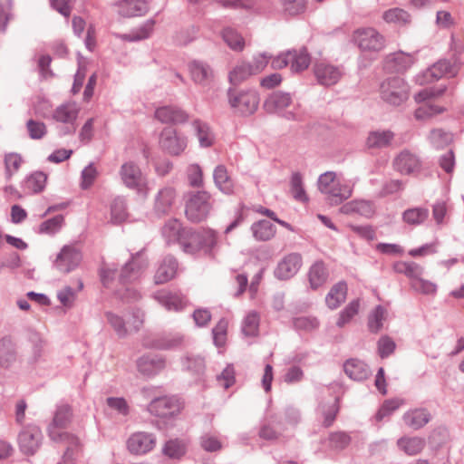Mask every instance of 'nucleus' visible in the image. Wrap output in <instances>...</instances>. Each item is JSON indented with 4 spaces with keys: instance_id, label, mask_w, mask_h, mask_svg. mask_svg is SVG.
<instances>
[{
    "instance_id": "ea45409f",
    "label": "nucleus",
    "mask_w": 464,
    "mask_h": 464,
    "mask_svg": "<svg viewBox=\"0 0 464 464\" xmlns=\"http://www.w3.org/2000/svg\"><path fill=\"white\" fill-rule=\"evenodd\" d=\"M394 138V133L389 130H373L368 135L366 145L370 149H382L388 147Z\"/></svg>"
},
{
    "instance_id": "4be33fe9",
    "label": "nucleus",
    "mask_w": 464,
    "mask_h": 464,
    "mask_svg": "<svg viewBox=\"0 0 464 464\" xmlns=\"http://www.w3.org/2000/svg\"><path fill=\"white\" fill-rule=\"evenodd\" d=\"M393 167L395 170L401 174L409 175L419 171L421 167V162L416 154L404 150L393 160Z\"/></svg>"
},
{
    "instance_id": "bf43d9fd",
    "label": "nucleus",
    "mask_w": 464,
    "mask_h": 464,
    "mask_svg": "<svg viewBox=\"0 0 464 464\" xmlns=\"http://www.w3.org/2000/svg\"><path fill=\"white\" fill-rule=\"evenodd\" d=\"M293 325L297 331L312 332L318 328L319 321L313 316H300L294 318Z\"/></svg>"
},
{
    "instance_id": "423d86ee",
    "label": "nucleus",
    "mask_w": 464,
    "mask_h": 464,
    "mask_svg": "<svg viewBox=\"0 0 464 464\" xmlns=\"http://www.w3.org/2000/svg\"><path fill=\"white\" fill-rule=\"evenodd\" d=\"M291 104L292 98L289 93L275 92L266 99L264 109L268 113L282 114L288 121H301L303 113L298 107H295L294 111H285Z\"/></svg>"
},
{
    "instance_id": "de8ad7c7",
    "label": "nucleus",
    "mask_w": 464,
    "mask_h": 464,
    "mask_svg": "<svg viewBox=\"0 0 464 464\" xmlns=\"http://www.w3.org/2000/svg\"><path fill=\"white\" fill-rule=\"evenodd\" d=\"M155 22L152 19L147 20L141 26H140L135 31L120 35V37L123 40L129 42H136L143 39H147L150 37L153 31Z\"/></svg>"
},
{
    "instance_id": "13d9d810",
    "label": "nucleus",
    "mask_w": 464,
    "mask_h": 464,
    "mask_svg": "<svg viewBox=\"0 0 464 464\" xmlns=\"http://www.w3.org/2000/svg\"><path fill=\"white\" fill-rule=\"evenodd\" d=\"M291 193L293 197L301 202H306L308 197L303 186V178L300 173H294L291 178Z\"/></svg>"
},
{
    "instance_id": "f03ea898",
    "label": "nucleus",
    "mask_w": 464,
    "mask_h": 464,
    "mask_svg": "<svg viewBox=\"0 0 464 464\" xmlns=\"http://www.w3.org/2000/svg\"><path fill=\"white\" fill-rule=\"evenodd\" d=\"M317 186L320 192L326 197L331 205H339L353 194L352 187L342 183L334 171H326L321 174Z\"/></svg>"
},
{
    "instance_id": "0e129e2a",
    "label": "nucleus",
    "mask_w": 464,
    "mask_h": 464,
    "mask_svg": "<svg viewBox=\"0 0 464 464\" xmlns=\"http://www.w3.org/2000/svg\"><path fill=\"white\" fill-rule=\"evenodd\" d=\"M163 453L171 459H179L185 453V447L178 440H169L165 444Z\"/></svg>"
},
{
    "instance_id": "39448f33",
    "label": "nucleus",
    "mask_w": 464,
    "mask_h": 464,
    "mask_svg": "<svg viewBox=\"0 0 464 464\" xmlns=\"http://www.w3.org/2000/svg\"><path fill=\"white\" fill-rule=\"evenodd\" d=\"M410 88L401 77H390L380 85L381 99L392 106L402 104L409 98Z\"/></svg>"
},
{
    "instance_id": "20e7f679",
    "label": "nucleus",
    "mask_w": 464,
    "mask_h": 464,
    "mask_svg": "<svg viewBox=\"0 0 464 464\" xmlns=\"http://www.w3.org/2000/svg\"><path fill=\"white\" fill-rule=\"evenodd\" d=\"M461 62L453 55L450 59H441L428 68L421 74L417 75V82L420 85L430 83L444 76L454 77L460 69Z\"/></svg>"
},
{
    "instance_id": "a18cd8bd",
    "label": "nucleus",
    "mask_w": 464,
    "mask_h": 464,
    "mask_svg": "<svg viewBox=\"0 0 464 464\" xmlns=\"http://www.w3.org/2000/svg\"><path fill=\"white\" fill-rule=\"evenodd\" d=\"M386 317L387 310L382 305H377L368 315L367 326L369 331L372 334L379 333Z\"/></svg>"
},
{
    "instance_id": "9b49d317",
    "label": "nucleus",
    "mask_w": 464,
    "mask_h": 464,
    "mask_svg": "<svg viewBox=\"0 0 464 464\" xmlns=\"http://www.w3.org/2000/svg\"><path fill=\"white\" fill-rule=\"evenodd\" d=\"M159 142L168 154L179 156L188 147V137L172 127H166L160 134Z\"/></svg>"
},
{
    "instance_id": "e2e57ef3",
    "label": "nucleus",
    "mask_w": 464,
    "mask_h": 464,
    "mask_svg": "<svg viewBox=\"0 0 464 464\" xmlns=\"http://www.w3.org/2000/svg\"><path fill=\"white\" fill-rule=\"evenodd\" d=\"M227 325V321L221 318L212 329L213 341L216 346L222 347L226 343Z\"/></svg>"
},
{
    "instance_id": "09e8293b",
    "label": "nucleus",
    "mask_w": 464,
    "mask_h": 464,
    "mask_svg": "<svg viewBox=\"0 0 464 464\" xmlns=\"http://www.w3.org/2000/svg\"><path fill=\"white\" fill-rule=\"evenodd\" d=\"M105 317L108 324L114 330L118 337L124 338L131 331L130 327H127L125 320L119 314L112 312H106Z\"/></svg>"
},
{
    "instance_id": "f8f14e48",
    "label": "nucleus",
    "mask_w": 464,
    "mask_h": 464,
    "mask_svg": "<svg viewBox=\"0 0 464 464\" xmlns=\"http://www.w3.org/2000/svg\"><path fill=\"white\" fill-rule=\"evenodd\" d=\"M82 258L81 251L74 245H65L57 255L53 266L63 274L74 270Z\"/></svg>"
},
{
    "instance_id": "2eb2a0df",
    "label": "nucleus",
    "mask_w": 464,
    "mask_h": 464,
    "mask_svg": "<svg viewBox=\"0 0 464 464\" xmlns=\"http://www.w3.org/2000/svg\"><path fill=\"white\" fill-rule=\"evenodd\" d=\"M80 111L79 106L75 102H67L58 106L53 114V120L58 122L67 124L62 130V135L72 134L76 128L74 122Z\"/></svg>"
},
{
    "instance_id": "cd10ccee",
    "label": "nucleus",
    "mask_w": 464,
    "mask_h": 464,
    "mask_svg": "<svg viewBox=\"0 0 464 464\" xmlns=\"http://www.w3.org/2000/svg\"><path fill=\"white\" fill-rule=\"evenodd\" d=\"M184 343V335L179 333H170L152 339L147 346L158 350H171L179 348Z\"/></svg>"
},
{
    "instance_id": "6e6552de",
    "label": "nucleus",
    "mask_w": 464,
    "mask_h": 464,
    "mask_svg": "<svg viewBox=\"0 0 464 464\" xmlns=\"http://www.w3.org/2000/svg\"><path fill=\"white\" fill-rule=\"evenodd\" d=\"M210 198V195L206 191L190 193L185 208L188 219L195 223L206 219L212 208Z\"/></svg>"
},
{
    "instance_id": "473e14b6",
    "label": "nucleus",
    "mask_w": 464,
    "mask_h": 464,
    "mask_svg": "<svg viewBox=\"0 0 464 464\" xmlns=\"http://www.w3.org/2000/svg\"><path fill=\"white\" fill-rule=\"evenodd\" d=\"M192 127L201 148H209L214 144L215 134L207 122L198 119L193 121Z\"/></svg>"
},
{
    "instance_id": "4c0bfd02",
    "label": "nucleus",
    "mask_w": 464,
    "mask_h": 464,
    "mask_svg": "<svg viewBox=\"0 0 464 464\" xmlns=\"http://www.w3.org/2000/svg\"><path fill=\"white\" fill-rule=\"evenodd\" d=\"M343 368L345 373L354 381L365 380L370 374L369 367L358 359H350L346 361Z\"/></svg>"
},
{
    "instance_id": "603ef678",
    "label": "nucleus",
    "mask_w": 464,
    "mask_h": 464,
    "mask_svg": "<svg viewBox=\"0 0 464 464\" xmlns=\"http://www.w3.org/2000/svg\"><path fill=\"white\" fill-rule=\"evenodd\" d=\"M253 74L255 73L249 63H240L230 72L229 81L237 85Z\"/></svg>"
},
{
    "instance_id": "f704fd0d",
    "label": "nucleus",
    "mask_w": 464,
    "mask_h": 464,
    "mask_svg": "<svg viewBox=\"0 0 464 464\" xmlns=\"http://www.w3.org/2000/svg\"><path fill=\"white\" fill-rule=\"evenodd\" d=\"M382 18L385 23L399 27L406 26L411 22V14L406 10L400 7H392L385 10L382 14Z\"/></svg>"
},
{
    "instance_id": "a19ab883",
    "label": "nucleus",
    "mask_w": 464,
    "mask_h": 464,
    "mask_svg": "<svg viewBox=\"0 0 464 464\" xmlns=\"http://www.w3.org/2000/svg\"><path fill=\"white\" fill-rule=\"evenodd\" d=\"M251 231L256 240L267 241L274 237L276 229L270 221L264 219L255 222L251 226Z\"/></svg>"
},
{
    "instance_id": "c85d7f7f",
    "label": "nucleus",
    "mask_w": 464,
    "mask_h": 464,
    "mask_svg": "<svg viewBox=\"0 0 464 464\" xmlns=\"http://www.w3.org/2000/svg\"><path fill=\"white\" fill-rule=\"evenodd\" d=\"M430 419L431 415L430 411L424 408L411 409L402 416L404 424L412 430L421 429Z\"/></svg>"
},
{
    "instance_id": "bb28decb",
    "label": "nucleus",
    "mask_w": 464,
    "mask_h": 464,
    "mask_svg": "<svg viewBox=\"0 0 464 464\" xmlns=\"http://www.w3.org/2000/svg\"><path fill=\"white\" fill-rule=\"evenodd\" d=\"M118 13L123 17H133L145 14L149 6L145 0H121L115 3Z\"/></svg>"
},
{
    "instance_id": "58836bf2",
    "label": "nucleus",
    "mask_w": 464,
    "mask_h": 464,
    "mask_svg": "<svg viewBox=\"0 0 464 464\" xmlns=\"http://www.w3.org/2000/svg\"><path fill=\"white\" fill-rule=\"evenodd\" d=\"M413 56L410 53L399 52L390 55L386 60V66L393 72H403L413 64Z\"/></svg>"
},
{
    "instance_id": "412c9836",
    "label": "nucleus",
    "mask_w": 464,
    "mask_h": 464,
    "mask_svg": "<svg viewBox=\"0 0 464 464\" xmlns=\"http://www.w3.org/2000/svg\"><path fill=\"white\" fill-rule=\"evenodd\" d=\"M155 118L161 123L182 124L188 121V114L175 105H164L156 109Z\"/></svg>"
},
{
    "instance_id": "37998d69",
    "label": "nucleus",
    "mask_w": 464,
    "mask_h": 464,
    "mask_svg": "<svg viewBox=\"0 0 464 464\" xmlns=\"http://www.w3.org/2000/svg\"><path fill=\"white\" fill-rule=\"evenodd\" d=\"M47 175L42 171H35L29 175L23 183V188L30 193H39L45 188Z\"/></svg>"
},
{
    "instance_id": "7c9ffc66",
    "label": "nucleus",
    "mask_w": 464,
    "mask_h": 464,
    "mask_svg": "<svg viewBox=\"0 0 464 464\" xmlns=\"http://www.w3.org/2000/svg\"><path fill=\"white\" fill-rule=\"evenodd\" d=\"M165 367V361L158 355H144L137 361L138 371L146 376H151Z\"/></svg>"
},
{
    "instance_id": "338daca9",
    "label": "nucleus",
    "mask_w": 464,
    "mask_h": 464,
    "mask_svg": "<svg viewBox=\"0 0 464 464\" xmlns=\"http://www.w3.org/2000/svg\"><path fill=\"white\" fill-rule=\"evenodd\" d=\"M59 302L66 308L73 306L76 292L71 286H64L57 292Z\"/></svg>"
},
{
    "instance_id": "864d4df0",
    "label": "nucleus",
    "mask_w": 464,
    "mask_h": 464,
    "mask_svg": "<svg viewBox=\"0 0 464 464\" xmlns=\"http://www.w3.org/2000/svg\"><path fill=\"white\" fill-rule=\"evenodd\" d=\"M260 316L257 312L250 311L243 320L242 332L246 336H256L258 334Z\"/></svg>"
},
{
    "instance_id": "69168bd1",
    "label": "nucleus",
    "mask_w": 464,
    "mask_h": 464,
    "mask_svg": "<svg viewBox=\"0 0 464 464\" xmlns=\"http://www.w3.org/2000/svg\"><path fill=\"white\" fill-rule=\"evenodd\" d=\"M26 128L33 140H40L46 134V126L42 121L29 120L26 122Z\"/></svg>"
},
{
    "instance_id": "8fccbe9b",
    "label": "nucleus",
    "mask_w": 464,
    "mask_h": 464,
    "mask_svg": "<svg viewBox=\"0 0 464 464\" xmlns=\"http://www.w3.org/2000/svg\"><path fill=\"white\" fill-rule=\"evenodd\" d=\"M126 218V199L122 197H117L111 205V221L113 224H121Z\"/></svg>"
},
{
    "instance_id": "c9c22d12",
    "label": "nucleus",
    "mask_w": 464,
    "mask_h": 464,
    "mask_svg": "<svg viewBox=\"0 0 464 464\" xmlns=\"http://www.w3.org/2000/svg\"><path fill=\"white\" fill-rule=\"evenodd\" d=\"M16 360L15 344L10 336L0 339V370L8 368Z\"/></svg>"
},
{
    "instance_id": "2f4dec72",
    "label": "nucleus",
    "mask_w": 464,
    "mask_h": 464,
    "mask_svg": "<svg viewBox=\"0 0 464 464\" xmlns=\"http://www.w3.org/2000/svg\"><path fill=\"white\" fill-rule=\"evenodd\" d=\"M191 79L194 82L207 85L213 77L210 66L200 61H193L188 64Z\"/></svg>"
},
{
    "instance_id": "3c124183",
    "label": "nucleus",
    "mask_w": 464,
    "mask_h": 464,
    "mask_svg": "<svg viewBox=\"0 0 464 464\" xmlns=\"http://www.w3.org/2000/svg\"><path fill=\"white\" fill-rule=\"evenodd\" d=\"M64 224V218L63 215H57L42 222L38 227L39 234H45L53 236L58 233Z\"/></svg>"
},
{
    "instance_id": "ddd939ff",
    "label": "nucleus",
    "mask_w": 464,
    "mask_h": 464,
    "mask_svg": "<svg viewBox=\"0 0 464 464\" xmlns=\"http://www.w3.org/2000/svg\"><path fill=\"white\" fill-rule=\"evenodd\" d=\"M43 434L39 427L28 425L18 435L20 450L25 455H34L40 448Z\"/></svg>"
},
{
    "instance_id": "aec40b11",
    "label": "nucleus",
    "mask_w": 464,
    "mask_h": 464,
    "mask_svg": "<svg viewBox=\"0 0 464 464\" xmlns=\"http://www.w3.org/2000/svg\"><path fill=\"white\" fill-rule=\"evenodd\" d=\"M177 198L176 189L170 186L160 188L154 198V212L157 216L169 215L175 204Z\"/></svg>"
},
{
    "instance_id": "393cba45",
    "label": "nucleus",
    "mask_w": 464,
    "mask_h": 464,
    "mask_svg": "<svg viewBox=\"0 0 464 464\" xmlns=\"http://www.w3.org/2000/svg\"><path fill=\"white\" fill-rule=\"evenodd\" d=\"M154 298L169 311H180L187 304V300L182 295L166 290L156 292Z\"/></svg>"
},
{
    "instance_id": "f3484780",
    "label": "nucleus",
    "mask_w": 464,
    "mask_h": 464,
    "mask_svg": "<svg viewBox=\"0 0 464 464\" xmlns=\"http://www.w3.org/2000/svg\"><path fill=\"white\" fill-rule=\"evenodd\" d=\"M120 176L123 184L130 188L141 191L145 185V179L140 167L133 161H128L121 165Z\"/></svg>"
},
{
    "instance_id": "9d476101",
    "label": "nucleus",
    "mask_w": 464,
    "mask_h": 464,
    "mask_svg": "<svg viewBox=\"0 0 464 464\" xmlns=\"http://www.w3.org/2000/svg\"><path fill=\"white\" fill-rule=\"evenodd\" d=\"M353 41L362 51L380 52L385 46L384 36L373 27H362L353 34Z\"/></svg>"
},
{
    "instance_id": "49530a36",
    "label": "nucleus",
    "mask_w": 464,
    "mask_h": 464,
    "mask_svg": "<svg viewBox=\"0 0 464 464\" xmlns=\"http://www.w3.org/2000/svg\"><path fill=\"white\" fill-rule=\"evenodd\" d=\"M222 38L233 51L240 52L245 47V40L242 35L231 27H227L223 30Z\"/></svg>"
},
{
    "instance_id": "5701e85b",
    "label": "nucleus",
    "mask_w": 464,
    "mask_h": 464,
    "mask_svg": "<svg viewBox=\"0 0 464 464\" xmlns=\"http://www.w3.org/2000/svg\"><path fill=\"white\" fill-rule=\"evenodd\" d=\"M314 72L317 82L324 86L337 83L343 74L339 67L324 62L314 65Z\"/></svg>"
},
{
    "instance_id": "e433bc0d",
    "label": "nucleus",
    "mask_w": 464,
    "mask_h": 464,
    "mask_svg": "<svg viewBox=\"0 0 464 464\" xmlns=\"http://www.w3.org/2000/svg\"><path fill=\"white\" fill-rule=\"evenodd\" d=\"M328 271L324 262L317 261L313 264L308 271L310 287L316 290L324 285L328 279Z\"/></svg>"
},
{
    "instance_id": "c03bdc74",
    "label": "nucleus",
    "mask_w": 464,
    "mask_h": 464,
    "mask_svg": "<svg viewBox=\"0 0 464 464\" xmlns=\"http://www.w3.org/2000/svg\"><path fill=\"white\" fill-rule=\"evenodd\" d=\"M187 229H182L181 224L177 219L169 220L162 228V235L165 237L168 244L178 241L180 242V238L183 237L184 232Z\"/></svg>"
},
{
    "instance_id": "dca6fc26",
    "label": "nucleus",
    "mask_w": 464,
    "mask_h": 464,
    "mask_svg": "<svg viewBox=\"0 0 464 464\" xmlns=\"http://www.w3.org/2000/svg\"><path fill=\"white\" fill-rule=\"evenodd\" d=\"M180 403L175 397L156 398L148 406V411L159 418H169L179 412Z\"/></svg>"
},
{
    "instance_id": "6ab92c4d",
    "label": "nucleus",
    "mask_w": 464,
    "mask_h": 464,
    "mask_svg": "<svg viewBox=\"0 0 464 464\" xmlns=\"http://www.w3.org/2000/svg\"><path fill=\"white\" fill-rule=\"evenodd\" d=\"M302 266V256L298 253H290L278 262L275 269V276L280 280L292 278Z\"/></svg>"
},
{
    "instance_id": "b1692460",
    "label": "nucleus",
    "mask_w": 464,
    "mask_h": 464,
    "mask_svg": "<svg viewBox=\"0 0 464 464\" xmlns=\"http://www.w3.org/2000/svg\"><path fill=\"white\" fill-rule=\"evenodd\" d=\"M178 262L171 256H165L160 263L154 276L156 285L165 284L173 279L177 274Z\"/></svg>"
},
{
    "instance_id": "4d7b16f0",
    "label": "nucleus",
    "mask_w": 464,
    "mask_h": 464,
    "mask_svg": "<svg viewBox=\"0 0 464 464\" xmlns=\"http://www.w3.org/2000/svg\"><path fill=\"white\" fill-rule=\"evenodd\" d=\"M453 140V135L450 132L445 131L441 129H434L429 135V140L436 149H441L449 145Z\"/></svg>"
},
{
    "instance_id": "6e6d98bb",
    "label": "nucleus",
    "mask_w": 464,
    "mask_h": 464,
    "mask_svg": "<svg viewBox=\"0 0 464 464\" xmlns=\"http://www.w3.org/2000/svg\"><path fill=\"white\" fill-rule=\"evenodd\" d=\"M429 217V210L424 208H410L403 212V220L410 225H420Z\"/></svg>"
},
{
    "instance_id": "a878e982",
    "label": "nucleus",
    "mask_w": 464,
    "mask_h": 464,
    "mask_svg": "<svg viewBox=\"0 0 464 464\" xmlns=\"http://www.w3.org/2000/svg\"><path fill=\"white\" fill-rule=\"evenodd\" d=\"M375 209V205L372 201L355 199L343 204L340 211L345 215L358 214L369 218L374 215Z\"/></svg>"
},
{
    "instance_id": "7ed1b4c3",
    "label": "nucleus",
    "mask_w": 464,
    "mask_h": 464,
    "mask_svg": "<svg viewBox=\"0 0 464 464\" xmlns=\"http://www.w3.org/2000/svg\"><path fill=\"white\" fill-rule=\"evenodd\" d=\"M217 244V235L211 229L199 231L187 230L180 238L179 246L187 254L195 255L199 251L209 254Z\"/></svg>"
},
{
    "instance_id": "774afa93",
    "label": "nucleus",
    "mask_w": 464,
    "mask_h": 464,
    "mask_svg": "<svg viewBox=\"0 0 464 464\" xmlns=\"http://www.w3.org/2000/svg\"><path fill=\"white\" fill-rule=\"evenodd\" d=\"M22 157L17 153H9L5 155V164L8 178L18 171L22 164Z\"/></svg>"
},
{
    "instance_id": "c756f323",
    "label": "nucleus",
    "mask_w": 464,
    "mask_h": 464,
    "mask_svg": "<svg viewBox=\"0 0 464 464\" xmlns=\"http://www.w3.org/2000/svg\"><path fill=\"white\" fill-rule=\"evenodd\" d=\"M213 179L216 187L226 195L235 192V183L225 165L219 164L213 170Z\"/></svg>"
},
{
    "instance_id": "79ce46f5",
    "label": "nucleus",
    "mask_w": 464,
    "mask_h": 464,
    "mask_svg": "<svg viewBox=\"0 0 464 464\" xmlns=\"http://www.w3.org/2000/svg\"><path fill=\"white\" fill-rule=\"evenodd\" d=\"M397 445L407 455L413 456L423 450L425 440L420 437H402L398 440Z\"/></svg>"
},
{
    "instance_id": "052dcab7",
    "label": "nucleus",
    "mask_w": 464,
    "mask_h": 464,
    "mask_svg": "<svg viewBox=\"0 0 464 464\" xmlns=\"http://www.w3.org/2000/svg\"><path fill=\"white\" fill-rule=\"evenodd\" d=\"M307 0H281V5L285 14L297 15L304 12Z\"/></svg>"
},
{
    "instance_id": "680f3d73",
    "label": "nucleus",
    "mask_w": 464,
    "mask_h": 464,
    "mask_svg": "<svg viewBox=\"0 0 464 464\" xmlns=\"http://www.w3.org/2000/svg\"><path fill=\"white\" fill-rule=\"evenodd\" d=\"M411 287L417 293L422 295H435L437 293L438 286L435 283L426 280L420 276L415 281L411 282Z\"/></svg>"
},
{
    "instance_id": "0eeeda50",
    "label": "nucleus",
    "mask_w": 464,
    "mask_h": 464,
    "mask_svg": "<svg viewBox=\"0 0 464 464\" xmlns=\"http://www.w3.org/2000/svg\"><path fill=\"white\" fill-rule=\"evenodd\" d=\"M259 95L255 90L228 91V102L234 111L241 116L254 114L259 105Z\"/></svg>"
},
{
    "instance_id": "a211bd4d",
    "label": "nucleus",
    "mask_w": 464,
    "mask_h": 464,
    "mask_svg": "<svg viewBox=\"0 0 464 464\" xmlns=\"http://www.w3.org/2000/svg\"><path fill=\"white\" fill-rule=\"evenodd\" d=\"M147 266L148 260L142 256L141 252L136 253L122 267L120 275L121 283L127 284L137 280Z\"/></svg>"
},
{
    "instance_id": "72a5a7b5",
    "label": "nucleus",
    "mask_w": 464,
    "mask_h": 464,
    "mask_svg": "<svg viewBox=\"0 0 464 464\" xmlns=\"http://www.w3.org/2000/svg\"><path fill=\"white\" fill-rule=\"evenodd\" d=\"M347 290V285L343 281L334 285L325 296L326 305L332 310L338 308L345 301Z\"/></svg>"
},
{
    "instance_id": "1a4fd4ad",
    "label": "nucleus",
    "mask_w": 464,
    "mask_h": 464,
    "mask_svg": "<svg viewBox=\"0 0 464 464\" xmlns=\"http://www.w3.org/2000/svg\"><path fill=\"white\" fill-rule=\"evenodd\" d=\"M310 63V55L304 48L286 51L271 60V65L274 69L290 66L291 71L295 72L307 69Z\"/></svg>"
},
{
    "instance_id": "f257e3e1",
    "label": "nucleus",
    "mask_w": 464,
    "mask_h": 464,
    "mask_svg": "<svg viewBox=\"0 0 464 464\" xmlns=\"http://www.w3.org/2000/svg\"><path fill=\"white\" fill-rule=\"evenodd\" d=\"M72 419V410L67 404L58 405L53 415V421L48 426V435L54 442H59L67 446L80 448V440L71 435L63 429L70 423Z\"/></svg>"
},
{
    "instance_id": "4468645a",
    "label": "nucleus",
    "mask_w": 464,
    "mask_h": 464,
    "mask_svg": "<svg viewBox=\"0 0 464 464\" xmlns=\"http://www.w3.org/2000/svg\"><path fill=\"white\" fill-rule=\"evenodd\" d=\"M156 446L154 434L145 431L132 433L126 441L128 451L132 455H144Z\"/></svg>"
},
{
    "instance_id": "5fc2aeb1",
    "label": "nucleus",
    "mask_w": 464,
    "mask_h": 464,
    "mask_svg": "<svg viewBox=\"0 0 464 464\" xmlns=\"http://www.w3.org/2000/svg\"><path fill=\"white\" fill-rule=\"evenodd\" d=\"M360 308L359 300H353L350 302L339 314L336 325L339 328H343L345 324L358 314Z\"/></svg>"
}]
</instances>
